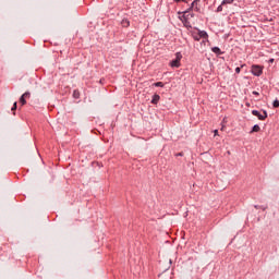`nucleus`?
Instances as JSON below:
<instances>
[{
	"label": "nucleus",
	"mask_w": 279,
	"mask_h": 279,
	"mask_svg": "<svg viewBox=\"0 0 279 279\" xmlns=\"http://www.w3.org/2000/svg\"><path fill=\"white\" fill-rule=\"evenodd\" d=\"M199 1H202V0H194V1L191 3V5H190L189 9H186V10L183 11V12H178V14H183V15L180 17L181 21H182V19H183V23H184V22H185V23L189 22V15H186V14H189V12H193V8H195V5H198Z\"/></svg>",
	"instance_id": "nucleus-1"
},
{
	"label": "nucleus",
	"mask_w": 279,
	"mask_h": 279,
	"mask_svg": "<svg viewBox=\"0 0 279 279\" xmlns=\"http://www.w3.org/2000/svg\"><path fill=\"white\" fill-rule=\"evenodd\" d=\"M197 34L193 33L192 36H193V39L196 41V43H199V40H202V38L204 40H208V32L206 31H202L199 28H197Z\"/></svg>",
	"instance_id": "nucleus-2"
},
{
	"label": "nucleus",
	"mask_w": 279,
	"mask_h": 279,
	"mask_svg": "<svg viewBox=\"0 0 279 279\" xmlns=\"http://www.w3.org/2000/svg\"><path fill=\"white\" fill-rule=\"evenodd\" d=\"M251 112H252L253 117H257V119L259 121H265V119H267L269 117V114L267 113V110H265V109L262 110L263 113H260V111H258L256 109L252 110Z\"/></svg>",
	"instance_id": "nucleus-3"
},
{
	"label": "nucleus",
	"mask_w": 279,
	"mask_h": 279,
	"mask_svg": "<svg viewBox=\"0 0 279 279\" xmlns=\"http://www.w3.org/2000/svg\"><path fill=\"white\" fill-rule=\"evenodd\" d=\"M251 73L252 75H254L255 77H260V75H263V66L258 65V64H253L251 66Z\"/></svg>",
	"instance_id": "nucleus-4"
},
{
	"label": "nucleus",
	"mask_w": 279,
	"mask_h": 279,
	"mask_svg": "<svg viewBox=\"0 0 279 279\" xmlns=\"http://www.w3.org/2000/svg\"><path fill=\"white\" fill-rule=\"evenodd\" d=\"M32 97V94L29 92H25L21 97H20V104L21 106H25L27 104L26 99H29Z\"/></svg>",
	"instance_id": "nucleus-5"
},
{
	"label": "nucleus",
	"mask_w": 279,
	"mask_h": 279,
	"mask_svg": "<svg viewBox=\"0 0 279 279\" xmlns=\"http://www.w3.org/2000/svg\"><path fill=\"white\" fill-rule=\"evenodd\" d=\"M158 101H160V95L158 94L153 95L150 104H153V106H157Z\"/></svg>",
	"instance_id": "nucleus-6"
},
{
	"label": "nucleus",
	"mask_w": 279,
	"mask_h": 279,
	"mask_svg": "<svg viewBox=\"0 0 279 279\" xmlns=\"http://www.w3.org/2000/svg\"><path fill=\"white\" fill-rule=\"evenodd\" d=\"M211 51L213 53H216L217 56H223V51H221V48L215 46V47H211Z\"/></svg>",
	"instance_id": "nucleus-7"
},
{
	"label": "nucleus",
	"mask_w": 279,
	"mask_h": 279,
	"mask_svg": "<svg viewBox=\"0 0 279 279\" xmlns=\"http://www.w3.org/2000/svg\"><path fill=\"white\" fill-rule=\"evenodd\" d=\"M170 66L172 69H180V61L177 59H173L172 61H170Z\"/></svg>",
	"instance_id": "nucleus-8"
},
{
	"label": "nucleus",
	"mask_w": 279,
	"mask_h": 279,
	"mask_svg": "<svg viewBox=\"0 0 279 279\" xmlns=\"http://www.w3.org/2000/svg\"><path fill=\"white\" fill-rule=\"evenodd\" d=\"M254 132H260V126L258 124H254L250 134H254Z\"/></svg>",
	"instance_id": "nucleus-9"
},
{
	"label": "nucleus",
	"mask_w": 279,
	"mask_h": 279,
	"mask_svg": "<svg viewBox=\"0 0 279 279\" xmlns=\"http://www.w3.org/2000/svg\"><path fill=\"white\" fill-rule=\"evenodd\" d=\"M153 86H155L156 88H165V83L156 82V83L153 84Z\"/></svg>",
	"instance_id": "nucleus-10"
},
{
	"label": "nucleus",
	"mask_w": 279,
	"mask_h": 279,
	"mask_svg": "<svg viewBox=\"0 0 279 279\" xmlns=\"http://www.w3.org/2000/svg\"><path fill=\"white\" fill-rule=\"evenodd\" d=\"M232 3H234V0H222L221 1V5H231Z\"/></svg>",
	"instance_id": "nucleus-11"
},
{
	"label": "nucleus",
	"mask_w": 279,
	"mask_h": 279,
	"mask_svg": "<svg viewBox=\"0 0 279 279\" xmlns=\"http://www.w3.org/2000/svg\"><path fill=\"white\" fill-rule=\"evenodd\" d=\"M174 60H178L180 62L182 60V52H177Z\"/></svg>",
	"instance_id": "nucleus-12"
},
{
	"label": "nucleus",
	"mask_w": 279,
	"mask_h": 279,
	"mask_svg": "<svg viewBox=\"0 0 279 279\" xmlns=\"http://www.w3.org/2000/svg\"><path fill=\"white\" fill-rule=\"evenodd\" d=\"M73 97L74 99H80V92L77 89L73 92Z\"/></svg>",
	"instance_id": "nucleus-13"
},
{
	"label": "nucleus",
	"mask_w": 279,
	"mask_h": 279,
	"mask_svg": "<svg viewBox=\"0 0 279 279\" xmlns=\"http://www.w3.org/2000/svg\"><path fill=\"white\" fill-rule=\"evenodd\" d=\"M194 12H198V13H202V8L198 7V4H196L194 8H193Z\"/></svg>",
	"instance_id": "nucleus-14"
},
{
	"label": "nucleus",
	"mask_w": 279,
	"mask_h": 279,
	"mask_svg": "<svg viewBox=\"0 0 279 279\" xmlns=\"http://www.w3.org/2000/svg\"><path fill=\"white\" fill-rule=\"evenodd\" d=\"M245 64H242L241 66L235 68V73L239 74L241 73V69H243Z\"/></svg>",
	"instance_id": "nucleus-15"
},
{
	"label": "nucleus",
	"mask_w": 279,
	"mask_h": 279,
	"mask_svg": "<svg viewBox=\"0 0 279 279\" xmlns=\"http://www.w3.org/2000/svg\"><path fill=\"white\" fill-rule=\"evenodd\" d=\"M174 3H189V0H173Z\"/></svg>",
	"instance_id": "nucleus-16"
},
{
	"label": "nucleus",
	"mask_w": 279,
	"mask_h": 279,
	"mask_svg": "<svg viewBox=\"0 0 279 279\" xmlns=\"http://www.w3.org/2000/svg\"><path fill=\"white\" fill-rule=\"evenodd\" d=\"M272 106L275 108H279V100L278 99H275L274 102H272Z\"/></svg>",
	"instance_id": "nucleus-17"
},
{
	"label": "nucleus",
	"mask_w": 279,
	"mask_h": 279,
	"mask_svg": "<svg viewBox=\"0 0 279 279\" xmlns=\"http://www.w3.org/2000/svg\"><path fill=\"white\" fill-rule=\"evenodd\" d=\"M216 12H218V13L223 12V5H221V4L218 5V8L216 9Z\"/></svg>",
	"instance_id": "nucleus-18"
},
{
	"label": "nucleus",
	"mask_w": 279,
	"mask_h": 279,
	"mask_svg": "<svg viewBox=\"0 0 279 279\" xmlns=\"http://www.w3.org/2000/svg\"><path fill=\"white\" fill-rule=\"evenodd\" d=\"M17 108H19L17 104L14 102L13 106H12V108H11L12 112H14Z\"/></svg>",
	"instance_id": "nucleus-19"
},
{
	"label": "nucleus",
	"mask_w": 279,
	"mask_h": 279,
	"mask_svg": "<svg viewBox=\"0 0 279 279\" xmlns=\"http://www.w3.org/2000/svg\"><path fill=\"white\" fill-rule=\"evenodd\" d=\"M206 43H209L208 37H207V40L206 39L202 40V45H206Z\"/></svg>",
	"instance_id": "nucleus-20"
},
{
	"label": "nucleus",
	"mask_w": 279,
	"mask_h": 279,
	"mask_svg": "<svg viewBox=\"0 0 279 279\" xmlns=\"http://www.w3.org/2000/svg\"><path fill=\"white\" fill-rule=\"evenodd\" d=\"M253 95H255V97H258V95H260V93L254 90V92H253Z\"/></svg>",
	"instance_id": "nucleus-21"
},
{
	"label": "nucleus",
	"mask_w": 279,
	"mask_h": 279,
	"mask_svg": "<svg viewBox=\"0 0 279 279\" xmlns=\"http://www.w3.org/2000/svg\"><path fill=\"white\" fill-rule=\"evenodd\" d=\"M175 156H177V157H178V156H181V157H182V156H184V153H182V151H181V153H178V154H175Z\"/></svg>",
	"instance_id": "nucleus-22"
},
{
	"label": "nucleus",
	"mask_w": 279,
	"mask_h": 279,
	"mask_svg": "<svg viewBox=\"0 0 279 279\" xmlns=\"http://www.w3.org/2000/svg\"><path fill=\"white\" fill-rule=\"evenodd\" d=\"M270 64H274V62H275V59H269V61H268Z\"/></svg>",
	"instance_id": "nucleus-23"
},
{
	"label": "nucleus",
	"mask_w": 279,
	"mask_h": 279,
	"mask_svg": "<svg viewBox=\"0 0 279 279\" xmlns=\"http://www.w3.org/2000/svg\"><path fill=\"white\" fill-rule=\"evenodd\" d=\"M214 132H215L216 135L219 134V131H218V130H215Z\"/></svg>",
	"instance_id": "nucleus-24"
},
{
	"label": "nucleus",
	"mask_w": 279,
	"mask_h": 279,
	"mask_svg": "<svg viewBox=\"0 0 279 279\" xmlns=\"http://www.w3.org/2000/svg\"><path fill=\"white\" fill-rule=\"evenodd\" d=\"M126 26H130V21H126Z\"/></svg>",
	"instance_id": "nucleus-25"
},
{
	"label": "nucleus",
	"mask_w": 279,
	"mask_h": 279,
	"mask_svg": "<svg viewBox=\"0 0 279 279\" xmlns=\"http://www.w3.org/2000/svg\"><path fill=\"white\" fill-rule=\"evenodd\" d=\"M254 208H260V206H258V205H255V206H254Z\"/></svg>",
	"instance_id": "nucleus-26"
},
{
	"label": "nucleus",
	"mask_w": 279,
	"mask_h": 279,
	"mask_svg": "<svg viewBox=\"0 0 279 279\" xmlns=\"http://www.w3.org/2000/svg\"><path fill=\"white\" fill-rule=\"evenodd\" d=\"M194 16H195V14L192 13V14H191V19H193Z\"/></svg>",
	"instance_id": "nucleus-27"
}]
</instances>
